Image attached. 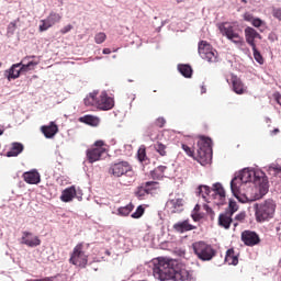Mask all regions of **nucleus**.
Here are the masks:
<instances>
[{"mask_svg":"<svg viewBox=\"0 0 281 281\" xmlns=\"http://www.w3.org/2000/svg\"><path fill=\"white\" fill-rule=\"evenodd\" d=\"M232 181H234V183H239L240 187L245 183H254V186L258 188V193L254 195L252 201H260V199L269 193V178L262 170L245 167L234 173Z\"/></svg>","mask_w":281,"mask_h":281,"instance_id":"1","label":"nucleus"},{"mask_svg":"<svg viewBox=\"0 0 281 281\" xmlns=\"http://www.w3.org/2000/svg\"><path fill=\"white\" fill-rule=\"evenodd\" d=\"M153 272L157 273L160 281L188 280L190 278V273L188 272V267L168 257L156 258V260L154 261Z\"/></svg>","mask_w":281,"mask_h":281,"instance_id":"2","label":"nucleus"},{"mask_svg":"<svg viewBox=\"0 0 281 281\" xmlns=\"http://www.w3.org/2000/svg\"><path fill=\"white\" fill-rule=\"evenodd\" d=\"M200 142H198V164L201 166H209L212 164L214 157V140L212 137L206 135L199 136Z\"/></svg>","mask_w":281,"mask_h":281,"instance_id":"3","label":"nucleus"},{"mask_svg":"<svg viewBox=\"0 0 281 281\" xmlns=\"http://www.w3.org/2000/svg\"><path fill=\"white\" fill-rule=\"evenodd\" d=\"M278 204L273 199H267L262 203H255V218L258 223H267L276 216Z\"/></svg>","mask_w":281,"mask_h":281,"instance_id":"4","label":"nucleus"},{"mask_svg":"<svg viewBox=\"0 0 281 281\" xmlns=\"http://www.w3.org/2000/svg\"><path fill=\"white\" fill-rule=\"evenodd\" d=\"M38 65V60H31L24 64L23 61L15 63L10 66L9 69L4 70V78L7 80L12 81L21 78L23 74H27V71H32Z\"/></svg>","mask_w":281,"mask_h":281,"instance_id":"5","label":"nucleus"},{"mask_svg":"<svg viewBox=\"0 0 281 281\" xmlns=\"http://www.w3.org/2000/svg\"><path fill=\"white\" fill-rule=\"evenodd\" d=\"M191 248L193 249V254L196 258L202 260V262H210V260L216 258V249L204 240L192 243Z\"/></svg>","mask_w":281,"mask_h":281,"instance_id":"6","label":"nucleus"},{"mask_svg":"<svg viewBox=\"0 0 281 281\" xmlns=\"http://www.w3.org/2000/svg\"><path fill=\"white\" fill-rule=\"evenodd\" d=\"M109 175H113V177H123V175H126V177H133V167H131V164L125 160H119L117 162H114L109 168Z\"/></svg>","mask_w":281,"mask_h":281,"instance_id":"7","label":"nucleus"},{"mask_svg":"<svg viewBox=\"0 0 281 281\" xmlns=\"http://www.w3.org/2000/svg\"><path fill=\"white\" fill-rule=\"evenodd\" d=\"M240 240L246 247H256V245H260L261 243L260 235L256 231L249 229L241 232Z\"/></svg>","mask_w":281,"mask_h":281,"instance_id":"8","label":"nucleus"},{"mask_svg":"<svg viewBox=\"0 0 281 281\" xmlns=\"http://www.w3.org/2000/svg\"><path fill=\"white\" fill-rule=\"evenodd\" d=\"M231 192L232 195L238 201V203H254V198H249L247 196L246 193H243L241 189L243 187H240V183H234V180H231Z\"/></svg>","mask_w":281,"mask_h":281,"instance_id":"9","label":"nucleus"},{"mask_svg":"<svg viewBox=\"0 0 281 281\" xmlns=\"http://www.w3.org/2000/svg\"><path fill=\"white\" fill-rule=\"evenodd\" d=\"M115 106V99L109 97L106 90H103L100 94V100H97V109L99 111H111Z\"/></svg>","mask_w":281,"mask_h":281,"instance_id":"10","label":"nucleus"},{"mask_svg":"<svg viewBox=\"0 0 281 281\" xmlns=\"http://www.w3.org/2000/svg\"><path fill=\"white\" fill-rule=\"evenodd\" d=\"M20 243L21 245H26V247L34 249L35 247H40L41 237L34 236V234L30 231H23Z\"/></svg>","mask_w":281,"mask_h":281,"instance_id":"11","label":"nucleus"},{"mask_svg":"<svg viewBox=\"0 0 281 281\" xmlns=\"http://www.w3.org/2000/svg\"><path fill=\"white\" fill-rule=\"evenodd\" d=\"M244 34H245L246 43L250 47H256V38H258L259 41H262V35L251 26H247L244 30Z\"/></svg>","mask_w":281,"mask_h":281,"instance_id":"12","label":"nucleus"},{"mask_svg":"<svg viewBox=\"0 0 281 281\" xmlns=\"http://www.w3.org/2000/svg\"><path fill=\"white\" fill-rule=\"evenodd\" d=\"M22 178L29 186H38V183H41V173L37 169H31L23 172Z\"/></svg>","mask_w":281,"mask_h":281,"instance_id":"13","label":"nucleus"},{"mask_svg":"<svg viewBox=\"0 0 281 281\" xmlns=\"http://www.w3.org/2000/svg\"><path fill=\"white\" fill-rule=\"evenodd\" d=\"M193 229H196V226L192 225L189 218L179 221L173 224V231L177 234H186L187 232H192Z\"/></svg>","mask_w":281,"mask_h":281,"instance_id":"14","label":"nucleus"},{"mask_svg":"<svg viewBox=\"0 0 281 281\" xmlns=\"http://www.w3.org/2000/svg\"><path fill=\"white\" fill-rule=\"evenodd\" d=\"M41 131L46 139H54L58 134V124L52 121L48 125H42Z\"/></svg>","mask_w":281,"mask_h":281,"instance_id":"15","label":"nucleus"},{"mask_svg":"<svg viewBox=\"0 0 281 281\" xmlns=\"http://www.w3.org/2000/svg\"><path fill=\"white\" fill-rule=\"evenodd\" d=\"M232 223H234V215L227 213L226 211L220 213L217 225L223 227L224 229H229L232 227Z\"/></svg>","mask_w":281,"mask_h":281,"instance_id":"16","label":"nucleus"},{"mask_svg":"<svg viewBox=\"0 0 281 281\" xmlns=\"http://www.w3.org/2000/svg\"><path fill=\"white\" fill-rule=\"evenodd\" d=\"M106 153V148H101V149H87L86 156L89 161V164H95V161H100L102 159V155Z\"/></svg>","mask_w":281,"mask_h":281,"instance_id":"17","label":"nucleus"},{"mask_svg":"<svg viewBox=\"0 0 281 281\" xmlns=\"http://www.w3.org/2000/svg\"><path fill=\"white\" fill-rule=\"evenodd\" d=\"M166 207L171 210V214H181L183 212V199H172L166 203Z\"/></svg>","mask_w":281,"mask_h":281,"instance_id":"18","label":"nucleus"},{"mask_svg":"<svg viewBox=\"0 0 281 281\" xmlns=\"http://www.w3.org/2000/svg\"><path fill=\"white\" fill-rule=\"evenodd\" d=\"M25 150V145L21 142H13L11 143V147L9 150L5 153V157H19Z\"/></svg>","mask_w":281,"mask_h":281,"instance_id":"19","label":"nucleus"},{"mask_svg":"<svg viewBox=\"0 0 281 281\" xmlns=\"http://www.w3.org/2000/svg\"><path fill=\"white\" fill-rule=\"evenodd\" d=\"M76 195V186H70L61 191L60 201L63 203H71Z\"/></svg>","mask_w":281,"mask_h":281,"instance_id":"20","label":"nucleus"},{"mask_svg":"<svg viewBox=\"0 0 281 281\" xmlns=\"http://www.w3.org/2000/svg\"><path fill=\"white\" fill-rule=\"evenodd\" d=\"M232 87L234 93L237 95H243V93H245V83H243V80L236 75L232 76Z\"/></svg>","mask_w":281,"mask_h":281,"instance_id":"21","label":"nucleus"},{"mask_svg":"<svg viewBox=\"0 0 281 281\" xmlns=\"http://www.w3.org/2000/svg\"><path fill=\"white\" fill-rule=\"evenodd\" d=\"M212 192V187L207 184H199L195 190L196 195L201 196L205 203H210L207 196H210Z\"/></svg>","mask_w":281,"mask_h":281,"instance_id":"22","label":"nucleus"},{"mask_svg":"<svg viewBox=\"0 0 281 281\" xmlns=\"http://www.w3.org/2000/svg\"><path fill=\"white\" fill-rule=\"evenodd\" d=\"M177 70L182 75L183 78H192L194 76V69L190 64H178Z\"/></svg>","mask_w":281,"mask_h":281,"instance_id":"23","label":"nucleus"},{"mask_svg":"<svg viewBox=\"0 0 281 281\" xmlns=\"http://www.w3.org/2000/svg\"><path fill=\"white\" fill-rule=\"evenodd\" d=\"M79 122H81V124H87V126L95 127L100 124V117L91 114H86L79 117Z\"/></svg>","mask_w":281,"mask_h":281,"instance_id":"24","label":"nucleus"},{"mask_svg":"<svg viewBox=\"0 0 281 281\" xmlns=\"http://www.w3.org/2000/svg\"><path fill=\"white\" fill-rule=\"evenodd\" d=\"M214 47H212V44H210L207 41L205 40H201L198 44V53L200 55L201 58H203V56H205L206 54H209V52H211Z\"/></svg>","mask_w":281,"mask_h":281,"instance_id":"25","label":"nucleus"},{"mask_svg":"<svg viewBox=\"0 0 281 281\" xmlns=\"http://www.w3.org/2000/svg\"><path fill=\"white\" fill-rule=\"evenodd\" d=\"M133 210H135V205L132 202H130L127 205L119 207L116 210V214L117 216H130Z\"/></svg>","mask_w":281,"mask_h":281,"instance_id":"26","label":"nucleus"},{"mask_svg":"<svg viewBox=\"0 0 281 281\" xmlns=\"http://www.w3.org/2000/svg\"><path fill=\"white\" fill-rule=\"evenodd\" d=\"M238 210L239 206L236 200H234V198L228 199V206L225 209L224 212L234 216V214H236Z\"/></svg>","mask_w":281,"mask_h":281,"instance_id":"27","label":"nucleus"},{"mask_svg":"<svg viewBox=\"0 0 281 281\" xmlns=\"http://www.w3.org/2000/svg\"><path fill=\"white\" fill-rule=\"evenodd\" d=\"M217 27H218L222 36H225L226 38H228L235 32L234 26H232V25L225 26V23L218 24Z\"/></svg>","mask_w":281,"mask_h":281,"instance_id":"28","label":"nucleus"},{"mask_svg":"<svg viewBox=\"0 0 281 281\" xmlns=\"http://www.w3.org/2000/svg\"><path fill=\"white\" fill-rule=\"evenodd\" d=\"M146 194H150V193H148V191L146 190V187L143 183L138 186L134 192V195L138 199V201H144V198L146 196Z\"/></svg>","mask_w":281,"mask_h":281,"instance_id":"29","label":"nucleus"},{"mask_svg":"<svg viewBox=\"0 0 281 281\" xmlns=\"http://www.w3.org/2000/svg\"><path fill=\"white\" fill-rule=\"evenodd\" d=\"M218 52L216 49H211L206 53L205 56L202 57L203 60H207V63H217Z\"/></svg>","mask_w":281,"mask_h":281,"instance_id":"30","label":"nucleus"},{"mask_svg":"<svg viewBox=\"0 0 281 281\" xmlns=\"http://www.w3.org/2000/svg\"><path fill=\"white\" fill-rule=\"evenodd\" d=\"M251 49H252V56L256 63H258V65H265V57L262 56V53L258 50V47L252 46Z\"/></svg>","mask_w":281,"mask_h":281,"instance_id":"31","label":"nucleus"},{"mask_svg":"<svg viewBox=\"0 0 281 281\" xmlns=\"http://www.w3.org/2000/svg\"><path fill=\"white\" fill-rule=\"evenodd\" d=\"M146 212V205L140 204L136 207L135 212L131 214L132 218H142Z\"/></svg>","mask_w":281,"mask_h":281,"instance_id":"32","label":"nucleus"},{"mask_svg":"<svg viewBox=\"0 0 281 281\" xmlns=\"http://www.w3.org/2000/svg\"><path fill=\"white\" fill-rule=\"evenodd\" d=\"M60 19H63V16H60V14L54 11H52L49 15L46 18V20L52 24L53 27L54 25H56V23L60 22Z\"/></svg>","mask_w":281,"mask_h":281,"instance_id":"33","label":"nucleus"},{"mask_svg":"<svg viewBox=\"0 0 281 281\" xmlns=\"http://www.w3.org/2000/svg\"><path fill=\"white\" fill-rule=\"evenodd\" d=\"M146 191L153 195V192H155V190H157L159 182L157 181H146L145 183H143Z\"/></svg>","mask_w":281,"mask_h":281,"instance_id":"34","label":"nucleus"},{"mask_svg":"<svg viewBox=\"0 0 281 281\" xmlns=\"http://www.w3.org/2000/svg\"><path fill=\"white\" fill-rule=\"evenodd\" d=\"M137 159L140 164H144V161H146L148 159V156L146 155V147H139L138 151H137Z\"/></svg>","mask_w":281,"mask_h":281,"instance_id":"35","label":"nucleus"},{"mask_svg":"<svg viewBox=\"0 0 281 281\" xmlns=\"http://www.w3.org/2000/svg\"><path fill=\"white\" fill-rule=\"evenodd\" d=\"M228 41H232L235 45H244L245 42L243 40H234V38H240V34H238L236 31H233V34L229 37H226Z\"/></svg>","mask_w":281,"mask_h":281,"instance_id":"36","label":"nucleus"},{"mask_svg":"<svg viewBox=\"0 0 281 281\" xmlns=\"http://www.w3.org/2000/svg\"><path fill=\"white\" fill-rule=\"evenodd\" d=\"M212 191L215 192V194H218V196L221 195V193H226L225 187H223V183L221 182L213 183Z\"/></svg>","mask_w":281,"mask_h":281,"instance_id":"37","label":"nucleus"},{"mask_svg":"<svg viewBox=\"0 0 281 281\" xmlns=\"http://www.w3.org/2000/svg\"><path fill=\"white\" fill-rule=\"evenodd\" d=\"M215 205H217V207H223V205H227V192H222L221 195H218V201L215 202Z\"/></svg>","mask_w":281,"mask_h":281,"instance_id":"38","label":"nucleus"},{"mask_svg":"<svg viewBox=\"0 0 281 281\" xmlns=\"http://www.w3.org/2000/svg\"><path fill=\"white\" fill-rule=\"evenodd\" d=\"M202 207L206 212V214L210 216L211 221H214V216H216L214 209H212V206H210L207 203H204Z\"/></svg>","mask_w":281,"mask_h":281,"instance_id":"39","label":"nucleus"},{"mask_svg":"<svg viewBox=\"0 0 281 281\" xmlns=\"http://www.w3.org/2000/svg\"><path fill=\"white\" fill-rule=\"evenodd\" d=\"M72 255H75V258H82V256L85 255V251H82V244H78L74 248Z\"/></svg>","mask_w":281,"mask_h":281,"instance_id":"40","label":"nucleus"},{"mask_svg":"<svg viewBox=\"0 0 281 281\" xmlns=\"http://www.w3.org/2000/svg\"><path fill=\"white\" fill-rule=\"evenodd\" d=\"M14 32H16V21L10 22L7 27L8 36H14Z\"/></svg>","mask_w":281,"mask_h":281,"instance_id":"41","label":"nucleus"},{"mask_svg":"<svg viewBox=\"0 0 281 281\" xmlns=\"http://www.w3.org/2000/svg\"><path fill=\"white\" fill-rule=\"evenodd\" d=\"M104 41H106V34L103 32H100L94 36V42L97 43V45H102Z\"/></svg>","mask_w":281,"mask_h":281,"instance_id":"42","label":"nucleus"},{"mask_svg":"<svg viewBox=\"0 0 281 281\" xmlns=\"http://www.w3.org/2000/svg\"><path fill=\"white\" fill-rule=\"evenodd\" d=\"M149 175L151 177V179L157 180V181H161V179H164V175L159 173V171H157V168H155L154 170L149 171Z\"/></svg>","mask_w":281,"mask_h":281,"instance_id":"43","label":"nucleus"},{"mask_svg":"<svg viewBox=\"0 0 281 281\" xmlns=\"http://www.w3.org/2000/svg\"><path fill=\"white\" fill-rule=\"evenodd\" d=\"M49 27H53V26L46 19L41 20L40 32H47Z\"/></svg>","mask_w":281,"mask_h":281,"instance_id":"44","label":"nucleus"},{"mask_svg":"<svg viewBox=\"0 0 281 281\" xmlns=\"http://www.w3.org/2000/svg\"><path fill=\"white\" fill-rule=\"evenodd\" d=\"M182 150L188 155V157H192L194 159V149H192L190 146L187 144L181 145Z\"/></svg>","mask_w":281,"mask_h":281,"instance_id":"45","label":"nucleus"},{"mask_svg":"<svg viewBox=\"0 0 281 281\" xmlns=\"http://www.w3.org/2000/svg\"><path fill=\"white\" fill-rule=\"evenodd\" d=\"M155 148L160 157H166V145L162 143H157Z\"/></svg>","mask_w":281,"mask_h":281,"instance_id":"46","label":"nucleus"},{"mask_svg":"<svg viewBox=\"0 0 281 281\" xmlns=\"http://www.w3.org/2000/svg\"><path fill=\"white\" fill-rule=\"evenodd\" d=\"M191 218L194 221V223H199V221H203V218H205V213H191Z\"/></svg>","mask_w":281,"mask_h":281,"instance_id":"47","label":"nucleus"},{"mask_svg":"<svg viewBox=\"0 0 281 281\" xmlns=\"http://www.w3.org/2000/svg\"><path fill=\"white\" fill-rule=\"evenodd\" d=\"M87 265H89V259L87 256H83L79 259V262L77 263V266L80 268V269H87Z\"/></svg>","mask_w":281,"mask_h":281,"instance_id":"48","label":"nucleus"},{"mask_svg":"<svg viewBox=\"0 0 281 281\" xmlns=\"http://www.w3.org/2000/svg\"><path fill=\"white\" fill-rule=\"evenodd\" d=\"M187 272L189 273V279H177V281H196V277H194V270L187 268Z\"/></svg>","mask_w":281,"mask_h":281,"instance_id":"49","label":"nucleus"},{"mask_svg":"<svg viewBox=\"0 0 281 281\" xmlns=\"http://www.w3.org/2000/svg\"><path fill=\"white\" fill-rule=\"evenodd\" d=\"M32 60H38V64H40L41 63V57L35 56V55H29V56H25L21 61L24 63V64H27Z\"/></svg>","mask_w":281,"mask_h":281,"instance_id":"50","label":"nucleus"},{"mask_svg":"<svg viewBox=\"0 0 281 281\" xmlns=\"http://www.w3.org/2000/svg\"><path fill=\"white\" fill-rule=\"evenodd\" d=\"M246 216H247V213L245 211H241L237 215H235L233 221H236L238 223H243V221H245Z\"/></svg>","mask_w":281,"mask_h":281,"instance_id":"51","label":"nucleus"},{"mask_svg":"<svg viewBox=\"0 0 281 281\" xmlns=\"http://www.w3.org/2000/svg\"><path fill=\"white\" fill-rule=\"evenodd\" d=\"M234 256H236L234 248H228L226 250L224 262H229V259L233 258Z\"/></svg>","mask_w":281,"mask_h":281,"instance_id":"52","label":"nucleus"},{"mask_svg":"<svg viewBox=\"0 0 281 281\" xmlns=\"http://www.w3.org/2000/svg\"><path fill=\"white\" fill-rule=\"evenodd\" d=\"M252 27H262L265 25V21L260 18H255L251 22Z\"/></svg>","mask_w":281,"mask_h":281,"instance_id":"53","label":"nucleus"},{"mask_svg":"<svg viewBox=\"0 0 281 281\" xmlns=\"http://www.w3.org/2000/svg\"><path fill=\"white\" fill-rule=\"evenodd\" d=\"M243 19L247 23H252L254 19H256V16H254V13L245 12L244 15H243Z\"/></svg>","mask_w":281,"mask_h":281,"instance_id":"54","label":"nucleus"},{"mask_svg":"<svg viewBox=\"0 0 281 281\" xmlns=\"http://www.w3.org/2000/svg\"><path fill=\"white\" fill-rule=\"evenodd\" d=\"M156 126H158L159 128H164V126H166V119L162 116H159L158 119H156L155 122Z\"/></svg>","mask_w":281,"mask_h":281,"instance_id":"55","label":"nucleus"},{"mask_svg":"<svg viewBox=\"0 0 281 281\" xmlns=\"http://www.w3.org/2000/svg\"><path fill=\"white\" fill-rule=\"evenodd\" d=\"M98 93H99V91L94 90V91L90 92L87 97L91 98V100H92V102H94V104H98V100H100V99H98Z\"/></svg>","mask_w":281,"mask_h":281,"instance_id":"56","label":"nucleus"},{"mask_svg":"<svg viewBox=\"0 0 281 281\" xmlns=\"http://www.w3.org/2000/svg\"><path fill=\"white\" fill-rule=\"evenodd\" d=\"M270 170H273V172H276V175H281V166L278 164H271L269 166Z\"/></svg>","mask_w":281,"mask_h":281,"instance_id":"57","label":"nucleus"},{"mask_svg":"<svg viewBox=\"0 0 281 281\" xmlns=\"http://www.w3.org/2000/svg\"><path fill=\"white\" fill-rule=\"evenodd\" d=\"M74 29V25L68 24L66 26H64L63 29H60V34H69V32H71Z\"/></svg>","mask_w":281,"mask_h":281,"instance_id":"58","label":"nucleus"},{"mask_svg":"<svg viewBox=\"0 0 281 281\" xmlns=\"http://www.w3.org/2000/svg\"><path fill=\"white\" fill-rule=\"evenodd\" d=\"M268 41H270V43H276V41H278V33L270 32L268 35Z\"/></svg>","mask_w":281,"mask_h":281,"instance_id":"59","label":"nucleus"},{"mask_svg":"<svg viewBox=\"0 0 281 281\" xmlns=\"http://www.w3.org/2000/svg\"><path fill=\"white\" fill-rule=\"evenodd\" d=\"M103 146H104V140L99 139V140L94 142V147H95L94 150H100V149L104 148Z\"/></svg>","mask_w":281,"mask_h":281,"instance_id":"60","label":"nucleus"},{"mask_svg":"<svg viewBox=\"0 0 281 281\" xmlns=\"http://www.w3.org/2000/svg\"><path fill=\"white\" fill-rule=\"evenodd\" d=\"M238 256L239 255L237 254V255H234L233 257H231L229 260H232V261H229L228 265H232L233 267L238 266Z\"/></svg>","mask_w":281,"mask_h":281,"instance_id":"61","label":"nucleus"},{"mask_svg":"<svg viewBox=\"0 0 281 281\" xmlns=\"http://www.w3.org/2000/svg\"><path fill=\"white\" fill-rule=\"evenodd\" d=\"M83 103H85V105L86 106H93V104L95 103V101H93L91 98H89V97H86L85 99H83Z\"/></svg>","mask_w":281,"mask_h":281,"instance_id":"62","label":"nucleus"},{"mask_svg":"<svg viewBox=\"0 0 281 281\" xmlns=\"http://www.w3.org/2000/svg\"><path fill=\"white\" fill-rule=\"evenodd\" d=\"M26 281H54V277H44L40 279H27Z\"/></svg>","mask_w":281,"mask_h":281,"instance_id":"63","label":"nucleus"},{"mask_svg":"<svg viewBox=\"0 0 281 281\" xmlns=\"http://www.w3.org/2000/svg\"><path fill=\"white\" fill-rule=\"evenodd\" d=\"M76 194L75 199H77V201H82V191L80 188L76 189Z\"/></svg>","mask_w":281,"mask_h":281,"instance_id":"64","label":"nucleus"}]
</instances>
